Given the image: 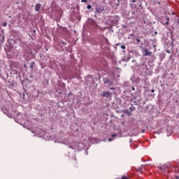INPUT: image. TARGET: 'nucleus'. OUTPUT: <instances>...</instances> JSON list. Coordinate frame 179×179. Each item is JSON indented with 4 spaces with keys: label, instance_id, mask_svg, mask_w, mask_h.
Segmentation results:
<instances>
[{
    "label": "nucleus",
    "instance_id": "f257e3e1",
    "mask_svg": "<svg viewBox=\"0 0 179 179\" xmlns=\"http://www.w3.org/2000/svg\"><path fill=\"white\" fill-rule=\"evenodd\" d=\"M111 93H110V91L106 92L103 91L102 93V97H106V99H110V97H111Z\"/></svg>",
    "mask_w": 179,
    "mask_h": 179
},
{
    "label": "nucleus",
    "instance_id": "f03ea898",
    "mask_svg": "<svg viewBox=\"0 0 179 179\" xmlns=\"http://www.w3.org/2000/svg\"><path fill=\"white\" fill-rule=\"evenodd\" d=\"M143 57H152V52H149L148 49H144V53L143 54Z\"/></svg>",
    "mask_w": 179,
    "mask_h": 179
},
{
    "label": "nucleus",
    "instance_id": "7ed1b4c3",
    "mask_svg": "<svg viewBox=\"0 0 179 179\" xmlns=\"http://www.w3.org/2000/svg\"><path fill=\"white\" fill-rule=\"evenodd\" d=\"M104 83H107L109 86H113L114 85V83L108 78L104 80Z\"/></svg>",
    "mask_w": 179,
    "mask_h": 179
},
{
    "label": "nucleus",
    "instance_id": "20e7f679",
    "mask_svg": "<svg viewBox=\"0 0 179 179\" xmlns=\"http://www.w3.org/2000/svg\"><path fill=\"white\" fill-rule=\"evenodd\" d=\"M41 9V3H36L35 6L36 12H38Z\"/></svg>",
    "mask_w": 179,
    "mask_h": 179
},
{
    "label": "nucleus",
    "instance_id": "39448f33",
    "mask_svg": "<svg viewBox=\"0 0 179 179\" xmlns=\"http://www.w3.org/2000/svg\"><path fill=\"white\" fill-rule=\"evenodd\" d=\"M95 10H96V13H101V12H103V10H104V8L96 7L95 8Z\"/></svg>",
    "mask_w": 179,
    "mask_h": 179
},
{
    "label": "nucleus",
    "instance_id": "423d86ee",
    "mask_svg": "<svg viewBox=\"0 0 179 179\" xmlns=\"http://www.w3.org/2000/svg\"><path fill=\"white\" fill-rule=\"evenodd\" d=\"M34 65H36V63H35L34 62H33L31 63V66H30V68H31V69H33Z\"/></svg>",
    "mask_w": 179,
    "mask_h": 179
},
{
    "label": "nucleus",
    "instance_id": "0eeeda50",
    "mask_svg": "<svg viewBox=\"0 0 179 179\" xmlns=\"http://www.w3.org/2000/svg\"><path fill=\"white\" fill-rule=\"evenodd\" d=\"M165 19L167 20L166 24H169V20H170V19L169 18V17H165Z\"/></svg>",
    "mask_w": 179,
    "mask_h": 179
},
{
    "label": "nucleus",
    "instance_id": "6e6552de",
    "mask_svg": "<svg viewBox=\"0 0 179 179\" xmlns=\"http://www.w3.org/2000/svg\"><path fill=\"white\" fill-rule=\"evenodd\" d=\"M2 26H3V27H6V26H8V23L7 22H3L2 24Z\"/></svg>",
    "mask_w": 179,
    "mask_h": 179
},
{
    "label": "nucleus",
    "instance_id": "1a4fd4ad",
    "mask_svg": "<svg viewBox=\"0 0 179 179\" xmlns=\"http://www.w3.org/2000/svg\"><path fill=\"white\" fill-rule=\"evenodd\" d=\"M130 110L131 111H135V107L134 106L130 107Z\"/></svg>",
    "mask_w": 179,
    "mask_h": 179
},
{
    "label": "nucleus",
    "instance_id": "9d476101",
    "mask_svg": "<svg viewBox=\"0 0 179 179\" xmlns=\"http://www.w3.org/2000/svg\"><path fill=\"white\" fill-rule=\"evenodd\" d=\"M87 9H92V5H87Z\"/></svg>",
    "mask_w": 179,
    "mask_h": 179
},
{
    "label": "nucleus",
    "instance_id": "9b49d317",
    "mask_svg": "<svg viewBox=\"0 0 179 179\" xmlns=\"http://www.w3.org/2000/svg\"><path fill=\"white\" fill-rule=\"evenodd\" d=\"M120 48H122V50H125L126 47L125 45H121Z\"/></svg>",
    "mask_w": 179,
    "mask_h": 179
},
{
    "label": "nucleus",
    "instance_id": "f8f14e48",
    "mask_svg": "<svg viewBox=\"0 0 179 179\" xmlns=\"http://www.w3.org/2000/svg\"><path fill=\"white\" fill-rule=\"evenodd\" d=\"M122 179H129V178H128V177H127V176H122Z\"/></svg>",
    "mask_w": 179,
    "mask_h": 179
},
{
    "label": "nucleus",
    "instance_id": "ddd939ff",
    "mask_svg": "<svg viewBox=\"0 0 179 179\" xmlns=\"http://www.w3.org/2000/svg\"><path fill=\"white\" fill-rule=\"evenodd\" d=\"M63 45H66V43L62 41Z\"/></svg>",
    "mask_w": 179,
    "mask_h": 179
},
{
    "label": "nucleus",
    "instance_id": "4468645a",
    "mask_svg": "<svg viewBox=\"0 0 179 179\" xmlns=\"http://www.w3.org/2000/svg\"><path fill=\"white\" fill-rule=\"evenodd\" d=\"M81 2H85V3H86V2H87V0H81Z\"/></svg>",
    "mask_w": 179,
    "mask_h": 179
},
{
    "label": "nucleus",
    "instance_id": "2eb2a0df",
    "mask_svg": "<svg viewBox=\"0 0 179 179\" xmlns=\"http://www.w3.org/2000/svg\"><path fill=\"white\" fill-rule=\"evenodd\" d=\"M136 41L139 43H141V39H136Z\"/></svg>",
    "mask_w": 179,
    "mask_h": 179
},
{
    "label": "nucleus",
    "instance_id": "dca6fc26",
    "mask_svg": "<svg viewBox=\"0 0 179 179\" xmlns=\"http://www.w3.org/2000/svg\"><path fill=\"white\" fill-rule=\"evenodd\" d=\"M131 2L132 3H135V2H136V0H132Z\"/></svg>",
    "mask_w": 179,
    "mask_h": 179
},
{
    "label": "nucleus",
    "instance_id": "f3484780",
    "mask_svg": "<svg viewBox=\"0 0 179 179\" xmlns=\"http://www.w3.org/2000/svg\"><path fill=\"white\" fill-rule=\"evenodd\" d=\"M2 50V44L0 43V50Z\"/></svg>",
    "mask_w": 179,
    "mask_h": 179
},
{
    "label": "nucleus",
    "instance_id": "a211bd4d",
    "mask_svg": "<svg viewBox=\"0 0 179 179\" xmlns=\"http://www.w3.org/2000/svg\"><path fill=\"white\" fill-rule=\"evenodd\" d=\"M110 90H115V88H114V87H110Z\"/></svg>",
    "mask_w": 179,
    "mask_h": 179
},
{
    "label": "nucleus",
    "instance_id": "6ab92c4d",
    "mask_svg": "<svg viewBox=\"0 0 179 179\" xmlns=\"http://www.w3.org/2000/svg\"><path fill=\"white\" fill-rule=\"evenodd\" d=\"M112 136L115 137V136H117V134H112Z\"/></svg>",
    "mask_w": 179,
    "mask_h": 179
},
{
    "label": "nucleus",
    "instance_id": "aec40b11",
    "mask_svg": "<svg viewBox=\"0 0 179 179\" xmlns=\"http://www.w3.org/2000/svg\"><path fill=\"white\" fill-rule=\"evenodd\" d=\"M151 92H152V93H155V90H151Z\"/></svg>",
    "mask_w": 179,
    "mask_h": 179
},
{
    "label": "nucleus",
    "instance_id": "412c9836",
    "mask_svg": "<svg viewBox=\"0 0 179 179\" xmlns=\"http://www.w3.org/2000/svg\"><path fill=\"white\" fill-rule=\"evenodd\" d=\"M109 142H111L112 139L111 138H108Z\"/></svg>",
    "mask_w": 179,
    "mask_h": 179
},
{
    "label": "nucleus",
    "instance_id": "4be33fe9",
    "mask_svg": "<svg viewBox=\"0 0 179 179\" xmlns=\"http://www.w3.org/2000/svg\"><path fill=\"white\" fill-rule=\"evenodd\" d=\"M176 179H179V176H176Z\"/></svg>",
    "mask_w": 179,
    "mask_h": 179
},
{
    "label": "nucleus",
    "instance_id": "5701e85b",
    "mask_svg": "<svg viewBox=\"0 0 179 179\" xmlns=\"http://www.w3.org/2000/svg\"><path fill=\"white\" fill-rule=\"evenodd\" d=\"M132 90H135V87H132Z\"/></svg>",
    "mask_w": 179,
    "mask_h": 179
},
{
    "label": "nucleus",
    "instance_id": "b1692460",
    "mask_svg": "<svg viewBox=\"0 0 179 179\" xmlns=\"http://www.w3.org/2000/svg\"><path fill=\"white\" fill-rule=\"evenodd\" d=\"M3 40H5V36H3Z\"/></svg>",
    "mask_w": 179,
    "mask_h": 179
},
{
    "label": "nucleus",
    "instance_id": "393cba45",
    "mask_svg": "<svg viewBox=\"0 0 179 179\" xmlns=\"http://www.w3.org/2000/svg\"><path fill=\"white\" fill-rule=\"evenodd\" d=\"M0 93H1V91H0Z\"/></svg>",
    "mask_w": 179,
    "mask_h": 179
}]
</instances>
